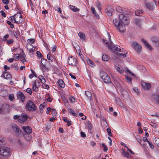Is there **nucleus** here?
I'll return each mask as SVG.
<instances>
[{"mask_svg":"<svg viewBox=\"0 0 159 159\" xmlns=\"http://www.w3.org/2000/svg\"><path fill=\"white\" fill-rule=\"evenodd\" d=\"M113 23L118 30L122 33L125 31V25H127L129 23L128 17L124 15L120 14L119 18L113 20Z\"/></svg>","mask_w":159,"mask_h":159,"instance_id":"obj_1","label":"nucleus"},{"mask_svg":"<svg viewBox=\"0 0 159 159\" xmlns=\"http://www.w3.org/2000/svg\"><path fill=\"white\" fill-rule=\"evenodd\" d=\"M105 43L109 48L114 51L115 53L117 54L119 57L124 58L126 57V54L127 52L123 48L121 49L114 46L111 41L110 42V44L108 42H106Z\"/></svg>","mask_w":159,"mask_h":159,"instance_id":"obj_2","label":"nucleus"},{"mask_svg":"<svg viewBox=\"0 0 159 159\" xmlns=\"http://www.w3.org/2000/svg\"><path fill=\"white\" fill-rule=\"evenodd\" d=\"M25 107L27 111H35L37 108V107L34 103L31 100L28 101L25 106Z\"/></svg>","mask_w":159,"mask_h":159,"instance_id":"obj_3","label":"nucleus"},{"mask_svg":"<svg viewBox=\"0 0 159 159\" xmlns=\"http://www.w3.org/2000/svg\"><path fill=\"white\" fill-rule=\"evenodd\" d=\"M100 77L105 83H109L111 82L109 76L107 73L104 72L101 73Z\"/></svg>","mask_w":159,"mask_h":159,"instance_id":"obj_4","label":"nucleus"},{"mask_svg":"<svg viewBox=\"0 0 159 159\" xmlns=\"http://www.w3.org/2000/svg\"><path fill=\"white\" fill-rule=\"evenodd\" d=\"M22 129L25 133L27 134H23L24 137L27 140H29V138H27V136H29V134L32 132V129L29 126H24L22 127Z\"/></svg>","mask_w":159,"mask_h":159,"instance_id":"obj_5","label":"nucleus"},{"mask_svg":"<svg viewBox=\"0 0 159 159\" xmlns=\"http://www.w3.org/2000/svg\"><path fill=\"white\" fill-rule=\"evenodd\" d=\"M10 151V149L7 147H0V155L2 156L8 155Z\"/></svg>","mask_w":159,"mask_h":159,"instance_id":"obj_6","label":"nucleus"},{"mask_svg":"<svg viewBox=\"0 0 159 159\" xmlns=\"http://www.w3.org/2000/svg\"><path fill=\"white\" fill-rule=\"evenodd\" d=\"M11 127L18 136H19L20 134H21V130L20 129L19 126L16 124L14 123L11 124Z\"/></svg>","mask_w":159,"mask_h":159,"instance_id":"obj_7","label":"nucleus"},{"mask_svg":"<svg viewBox=\"0 0 159 159\" xmlns=\"http://www.w3.org/2000/svg\"><path fill=\"white\" fill-rule=\"evenodd\" d=\"M16 96L20 102H23L25 101V96L23 93L20 91L16 93Z\"/></svg>","mask_w":159,"mask_h":159,"instance_id":"obj_8","label":"nucleus"},{"mask_svg":"<svg viewBox=\"0 0 159 159\" xmlns=\"http://www.w3.org/2000/svg\"><path fill=\"white\" fill-rule=\"evenodd\" d=\"M131 45L137 52L139 53L140 52L142 47L138 43L134 42L132 43Z\"/></svg>","mask_w":159,"mask_h":159,"instance_id":"obj_9","label":"nucleus"},{"mask_svg":"<svg viewBox=\"0 0 159 159\" xmlns=\"http://www.w3.org/2000/svg\"><path fill=\"white\" fill-rule=\"evenodd\" d=\"M145 4L147 8L150 10H153L155 7V4L153 2H146Z\"/></svg>","mask_w":159,"mask_h":159,"instance_id":"obj_10","label":"nucleus"},{"mask_svg":"<svg viewBox=\"0 0 159 159\" xmlns=\"http://www.w3.org/2000/svg\"><path fill=\"white\" fill-rule=\"evenodd\" d=\"M113 10V7L111 6H108L105 10V12L107 15L110 16L112 15V13Z\"/></svg>","mask_w":159,"mask_h":159,"instance_id":"obj_11","label":"nucleus"},{"mask_svg":"<svg viewBox=\"0 0 159 159\" xmlns=\"http://www.w3.org/2000/svg\"><path fill=\"white\" fill-rule=\"evenodd\" d=\"M28 116L25 113H23L20 116V118L19 119V122L20 123H23L27 120Z\"/></svg>","mask_w":159,"mask_h":159,"instance_id":"obj_12","label":"nucleus"},{"mask_svg":"<svg viewBox=\"0 0 159 159\" xmlns=\"http://www.w3.org/2000/svg\"><path fill=\"white\" fill-rule=\"evenodd\" d=\"M141 84L142 87L144 90H148L150 89L151 87V84L149 83L142 82H141Z\"/></svg>","mask_w":159,"mask_h":159,"instance_id":"obj_13","label":"nucleus"},{"mask_svg":"<svg viewBox=\"0 0 159 159\" xmlns=\"http://www.w3.org/2000/svg\"><path fill=\"white\" fill-rule=\"evenodd\" d=\"M68 62L69 65L75 66L76 65V59L73 57H71L68 58Z\"/></svg>","mask_w":159,"mask_h":159,"instance_id":"obj_14","label":"nucleus"},{"mask_svg":"<svg viewBox=\"0 0 159 159\" xmlns=\"http://www.w3.org/2000/svg\"><path fill=\"white\" fill-rule=\"evenodd\" d=\"M41 64L43 66H42V69H43V66L44 67L46 68L47 69L49 68V67H48L47 66V63H48L49 62L47 61L46 59H44L43 58H42L41 59Z\"/></svg>","mask_w":159,"mask_h":159,"instance_id":"obj_15","label":"nucleus"},{"mask_svg":"<svg viewBox=\"0 0 159 159\" xmlns=\"http://www.w3.org/2000/svg\"><path fill=\"white\" fill-rule=\"evenodd\" d=\"M153 98L156 103L159 105V89L157 90V94H155Z\"/></svg>","mask_w":159,"mask_h":159,"instance_id":"obj_16","label":"nucleus"},{"mask_svg":"<svg viewBox=\"0 0 159 159\" xmlns=\"http://www.w3.org/2000/svg\"><path fill=\"white\" fill-rule=\"evenodd\" d=\"M121 152L123 156L127 158H129L131 157V156L129 152H126L125 149L123 148L121 149Z\"/></svg>","mask_w":159,"mask_h":159,"instance_id":"obj_17","label":"nucleus"},{"mask_svg":"<svg viewBox=\"0 0 159 159\" xmlns=\"http://www.w3.org/2000/svg\"><path fill=\"white\" fill-rule=\"evenodd\" d=\"M38 82L39 83V81L37 80H35L34 83V84H33V90L35 92H37L38 90V88L39 87V85L38 86L36 84L37 82Z\"/></svg>","mask_w":159,"mask_h":159,"instance_id":"obj_18","label":"nucleus"},{"mask_svg":"<svg viewBox=\"0 0 159 159\" xmlns=\"http://www.w3.org/2000/svg\"><path fill=\"white\" fill-rule=\"evenodd\" d=\"M4 76L5 79L7 80H11V76L10 74L9 73L7 72H3Z\"/></svg>","mask_w":159,"mask_h":159,"instance_id":"obj_19","label":"nucleus"},{"mask_svg":"<svg viewBox=\"0 0 159 159\" xmlns=\"http://www.w3.org/2000/svg\"><path fill=\"white\" fill-rule=\"evenodd\" d=\"M57 83L59 86L62 88H63L65 86V84L64 81L62 80H59L58 81Z\"/></svg>","mask_w":159,"mask_h":159,"instance_id":"obj_20","label":"nucleus"},{"mask_svg":"<svg viewBox=\"0 0 159 159\" xmlns=\"http://www.w3.org/2000/svg\"><path fill=\"white\" fill-rule=\"evenodd\" d=\"M115 68L116 70L120 74H122L124 71V70L121 67H119V66H116Z\"/></svg>","mask_w":159,"mask_h":159,"instance_id":"obj_21","label":"nucleus"},{"mask_svg":"<svg viewBox=\"0 0 159 159\" xmlns=\"http://www.w3.org/2000/svg\"><path fill=\"white\" fill-rule=\"evenodd\" d=\"M86 127L88 129L89 132L91 133H92V132L91 131V130L92 128V125L91 123L90 122H88L86 125Z\"/></svg>","mask_w":159,"mask_h":159,"instance_id":"obj_22","label":"nucleus"},{"mask_svg":"<svg viewBox=\"0 0 159 159\" xmlns=\"http://www.w3.org/2000/svg\"><path fill=\"white\" fill-rule=\"evenodd\" d=\"M142 41L144 43L145 46L147 47L150 50H151L152 48L150 44H148V43L146 40H145L144 39H142Z\"/></svg>","mask_w":159,"mask_h":159,"instance_id":"obj_23","label":"nucleus"},{"mask_svg":"<svg viewBox=\"0 0 159 159\" xmlns=\"http://www.w3.org/2000/svg\"><path fill=\"white\" fill-rule=\"evenodd\" d=\"M69 8L73 11L74 12L79 11L80 9L77 8L76 7L74 6L70 5L69 6Z\"/></svg>","mask_w":159,"mask_h":159,"instance_id":"obj_24","label":"nucleus"},{"mask_svg":"<svg viewBox=\"0 0 159 159\" xmlns=\"http://www.w3.org/2000/svg\"><path fill=\"white\" fill-rule=\"evenodd\" d=\"M87 62L88 64L89 65L93 67L95 66V65L93 62L90 59H87Z\"/></svg>","mask_w":159,"mask_h":159,"instance_id":"obj_25","label":"nucleus"},{"mask_svg":"<svg viewBox=\"0 0 159 159\" xmlns=\"http://www.w3.org/2000/svg\"><path fill=\"white\" fill-rule=\"evenodd\" d=\"M64 122L67 123V125L69 126H70L71 125V122L70 120H68L67 119L65 118L64 117L62 118Z\"/></svg>","mask_w":159,"mask_h":159,"instance_id":"obj_26","label":"nucleus"},{"mask_svg":"<svg viewBox=\"0 0 159 159\" xmlns=\"http://www.w3.org/2000/svg\"><path fill=\"white\" fill-rule=\"evenodd\" d=\"M69 112L71 114L72 116H77V115L76 114L73 109L71 108H69L68 109Z\"/></svg>","mask_w":159,"mask_h":159,"instance_id":"obj_27","label":"nucleus"},{"mask_svg":"<svg viewBox=\"0 0 159 159\" xmlns=\"http://www.w3.org/2000/svg\"><path fill=\"white\" fill-rule=\"evenodd\" d=\"M109 57L106 54H104L102 57V60L104 61H107L109 59Z\"/></svg>","mask_w":159,"mask_h":159,"instance_id":"obj_28","label":"nucleus"},{"mask_svg":"<svg viewBox=\"0 0 159 159\" xmlns=\"http://www.w3.org/2000/svg\"><path fill=\"white\" fill-rule=\"evenodd\" d=\"M38 78L40 80L42 84H44L46 82V80L44 77L42 75H39L38 77Z\"/></svg>","mask_w":159,"mask_h":159,"instance_id":"obj_29","label":"nucleus"},{"mask_svg":"<svg viewBox=\"0 0 159 159\" xmlns=\"http://www.w3.org/2000/svg\"><path fill=\"white\" fill-rule=\"evenodd\" d=\"M85 94L87 97L88 98H91L92 97V94L90 91H85Z\"/></svg>","mask_w":159,"mask_h":159,"instance_id":"obj_30","label":"nucleus"},{"mask_svg":"<svg viewBox=\"0 0 159 159\" xmlns=\"http://www.w3.org/2000/svg\"><path fill=\"white\" fill-rule=\"evenodd\" d=\"M143 14V11L141 10H137L135 11V14L137 16H142Z\"/></svg>","mask_w":159,"mask_h":159,"instance_id":"obj_31","label":"nucleus"},{"mask_svg":"<svg viewBox=\"0 0 159 159\" xmlns=\"http://www.w3.org/2000/svg\"><path fill=\"white\" fill-rule=\"evenodd\" d=\"M78 35L81 39L82 40L85 39V35L84 33H83L79 32L78 34Z\"/></svg>","mask_w":159,"mask_h":159,"instance_id":"obj_32","label":"nucleus"},{"mask_svg":"<svg viewBox=\"0 0 159 159\" xmlns=\"http://www.w3.org/2000/svg\"><path fill=\"white\" fill-rule=\"evenodd\" d=\"M134 22L135 24L138 26L140 25V21L139 19H134Z\"/></svg>","mask_w":159,"mask_h":159,"instance_id":"obj_33","label":"nucleus"},{"mask_svg":"<svg viewBox=\"0 0 159 159\" xmlns=\"http://www.w3.org/2000/svg\"><path fill=\"white\" fill-rule=\"evenodd\" d=\"M125 78L126 79V81L127 82L130 83L132 81V79L128 75H126L125 76Z\"/></svg>","mask_w":159,"mask_h":159,"instance_id":"obj_34","label":"nucleus"},{"mask_svg":"<svg viewBox=\"0 0 159 159\" xmlns=\"http://www.w3.org/2000/svg\"><path fill=\"white\" fill-rule=\"evenodd\" d=\"M5 143L4 142V138L0 135V145H4Z\"/></svg>","mask_w":159,"mask_h":159,"instance_id":"obj_35","label":"nucleus"},{"mask_svg":"<svg viewBox=\"0 0 159 159\" xmlns=\"http://www.w3.org/2000/svg\"><path fill=\"white\" fill-rule=\"evenodd\" d=\"M16 15H15L14 16H11L10 17L11 18L10 20L11 21L13 22L14 23H19L18 21H16V18L15 17H16Z\"/></svg>","mask_w":159,"mask_h":159,"instance_id":"obj_36","label":"nucleus"},{"mask_svg":"<svg viewBox=\"0 0 159 159\" xmlns=\"http://www.w3.org/2000/svg\"><path fill=\"white\" fill-rule=\"evenodd\" d=\"M47 58L48 60H49V62H52V57L51 56L50 54L49 53L47 55Z\"/></svg>","mask_w":159,"mask_h":159,"instance_id":"obj_37","label":"nucleus"},{"mask_svg":"<svg viewBox=\"0 0 159 159\" xmlns=\"http://www.w3.org/2000/svg\"><path fill=\"white\" fill-rule=\"evenodd\" d=\"M9 99L12 101L14 99V96L13 94H11L9 95Z\"/></svg>","mask_w":159,"mask_h":159,"instance_id":"obj_38","label":"nucleus"},{"mask_svg":"<svg viewBox=\"0 0 159 159\" xmlns=\"http://www.w3.org/2000/svg\"><path fill=\"white\" fill-rule=\"evenodd\" d=\"M96 4L97 6V7L98 8V10L100 11V10H101V3L100 2H96Z\"/></svg>","mask_w":159,"mask_h":159,"instance_id":"obj_39","label":"nucleus"},{"mask_svg":"<svg viewBox=\"0 0 159 159\" xmlns=\"http://www.w3.org/2000/svg\"><path fill=\"white\" fill-rule=\"evenodd\" d=\"M125 71H126L128 72L129 73L130 75H131L132 76H134V74L133 73H132L131 71H130L127 68H125Z\"/></svg>","mask_w":159,"mask_h":159,"instance_id":"obj_40","label":"nucleus"},{"mask_svg":"<svg viewBox=\"0 0 159 159\" xmlns=\"http://www.w3.org/2000/svg\"><path fill=\"white\" fill-rule=\"evenodd\" d=\"M158 39V38L156 37H153L151 38V40L153 43L157 41V40Z\"/></svg>","mask_w":159,"mask_h":159,"instance_id":"obj_41","label":"nucleus"},{"mask_svg":"<svg viewBox=\"0 0 159 159\" xmlns=\"http://www.w3.org/2000/svg\"><path fill=\"white\" fill-rule=\"evenodd\" d=\"M56 111L54 109H52V116H55L57 115Z\"/></svg>","mask_w":159,"mask_h":159,"instance_id":"obj_42","label":"nucleus"},{"mask_svg":"<svg viewBox=\"0 0 159 159\" xmlns=\"http://www.w3.org/2000/svg\"><path fill=\"white\" fill-rule=\"evenodd\" d=\"M55 10L56 11H57L58 12H59L60 13H61V8L59 6H57L55 7Z\"/></svg>","mask_w":159,"mask_h":159,"instance_id":"obj_43","label":"nucleus"},{"mask_svg":"<svg viewBox=\"0 0 159 159\" xmlns=\"http://www.w3.org/2000/svg\"><path fill=\"white\" fill-rule=\"evenodd\" d=\"M34 39H30L28 40V43L31 44L34 43Z\"/></svg>","mask_w":159,"mask_h":159,"instance_id":"obj_44","label":"nucleus"},{"mask_svg":"<svg viewBox=\"0 0 159 159\" xmlns=\"http://www.w3.org/2000/svg\"><path fill=\"white\" fill-rule=\"evenodd\" d=\"M11 107L15 109L16 110H19L20 109L19 107L16 106V105L13 104L11 106Z\"/></svg>","mask_w":159,"mask_h":159,"instance_id":"obj_45","label":"nucleus"},{"mask_svg":"<svg viewBox=\"0 0 159 159\" xmlns=\"http://www.w3.org/2000/svg\"><path fill=\"white\" fill-rule=\"evenodd\" d=\"M107 132L108 134L110 136H112V134L111 133V129L110 128H107Z\"/></svg>","mask_w":159,"mask_h":159,"instance_id":"obj_46","label":"nucleus"},{"mask_svg":"<svg viewBox=\"0 0 159 159\" xmlns=\"http://www.w3.org/2000/svg\"><path fill=\"white\" fill-rule=\"evenodd\" d=\"M26 91L27 93H29L30 94H32V93L30 88H28L27 89Z\"/></svg>","mask_w":159,"mask_h":159,"instance_id":"obj_47","label":"nucleus"},{"mask_svg":"<svg viewBox=\"0 0 159 159\" xmlns=\"http://www.w3.org/2000/svg\"><path fill=\"white\" fill-rule=\"evenodd\" d=\"M36 53L38 57L41 58L43 57V55L41 54L40 52L39 51H37Z\"/></svg>","mask_w":159,"mask_h":159,"instance_id":"obj_48","label":"nucleus"},{"mask_svg":"<svg viewBox=\"0 0 159 159\" xmlns=\"http://www.w3.org/2000/svg\"><path fill=\"white\" fill-rule=\"evenodd\" d=\"M116 101L118 104L120 105V99L119 98H116Z\"/></svg>","mask_w":159,"mask_h":159,"instance_id":"obj_49","label":"nucleus"},{"mask_svg":"<svg viewBox=\"0 0 159 159\" xmlns=\"http://www.w3.org/2000/svg\"><path fill=\"white\" fill-rule=\"evenodd\" d=\"M151 123H152V124H151L150 125L153 127L155 128L157 127V125L156 123H153L152 122H151Z\"/></svg>","mask_w":159,"mask_h":159,"instance_id":"obj_50","label":"nucleus"},{"mask_svg":"<svg viewBox=\"0 0 159 159\" xmlns=\"http://www.w3.org/2000/svg\"><path fill=\"white\" fill-rule=\"evenodd\" d=\"M148 143L149 145V146L150 147V148H151V149H153L154 148V146L152 144V143H150L149 141H148Z\"/></svg>","mask_w":159,"mask_h":159,"instance_id":"obj_51","label":"nucleus"},{"mask_svg":"<svg viewBox=\"0 0 159 159\" xmlns=\"http://www.w3.org/2000/svg\"><path fill=\"white\" fill-rule=\"evenodd\" d=\"M19 55L18 54H16L14 57L15 60H17L18 58L19 57Z\"/></svg>","mask_w":159,"mask_h":159,"instance_id":"obj_52","label":"nucleus"},{"mask_svg":"<svg viewBox=\"0 0 159 159\" xmlns=\"http://www.w3.org/2000/svg\"><path fill=\"white\" fill-rule=\"evenodd\" d=\"M154 45L155 46L157 47H158L159 46V40L158 39L157 40V41L155 42L154 43Z\"/></svg>","mask_w":159,"mask_h":159,"instance_id":"obj_53","label":"nucleus"},{"mask_svg":"<svg viewBox=\"0 0 159 159\" xmlns=\"http://www.w3.org/2000/svg\"><path fill=\"white\" fill-rule=\"evenodd\" d=\"M154 45L155 46L157 47H158L159 46V40L158 39L157 40V41L155 42L154 43Z\"/></svg>","mask_w":159,"mask_h":159,"instance_id":"obj_54","label":"nucleus"},{"mask_svg":"<svg viewBox=\"0 0 159 159\" xmlns=\"http://www.w3.org/2000/svg\"><path fill=\"white\" fill-rule=\"evenodd\" d=\"M154 45L155 46L157 47H158L159 46V40L158 39L157 40V41L155 42L154 43Z\"/></svg>","mask_w":159,"mask_h":159,"instance_id":"obj_55","label":"nucleus"},{"mask_svg":"<svg viewBox=\"0 0 159 159\" xmlns=\"http://www.w3.org/2000/svg\"><path fill=\"white\" fill-rule=\"evenodd\" d=\"M0 13H1L2 16L3 17H6V13L3 11H0Z\"/></svg>","mask_w":159,"mask_h":159,"instance_id":"obj_56","label":"nucleus"},{"mask_svg":"<svg viewBox=\"0 0 159 159\" xmlns=\"http://www.w3.org/2000/svg\"><path fill=\"white\" fill-rule=\"evenodd\" d=\"M91 10L93 14H95V13H96V11L95 10V8L94 7H91Z\"/></svg>","mask_w":159,"mask_h":159,"instance_id":"obj_57","label":"nucleus"},{"mask_svg":"<svg viewBox=\"0 0 159 159\" xmlns=\"http://www.w3.org/2000/svg\"><path fill=\"white\" fill-rule=\"evenodd\" d=\"M20 116H18L17 115H15L13 116V118L15 120H18V121H19V119L20 118Z\"/></svg>","mask_w":159,"mask_h":159,"instance_id":"obj_58","label":"nucleus"},{"mask_svg":"<svg viewBox=\"0 0 159 159\" xmlns=\"http://www.w3.org/2000/svg\"><path fill=\"white\" fill-rule=\"evenodd\" d=\"M69 100L70 101L72 102H74L75 100V98L72 97H71L70 98Z\"/></svg>","mask_w":159,"mask_h":159,"instance_id":"obj_59","label":"nucleus"},{"mask_svg":"<svg viewBox=\"0 0 159 159\" xmlns=\"http://www.w3.org/2000/svg\"><path fill=\"white\" fill-rule=\"evenodd\" d=\"M2 2L3 3L5 4H7L9 3L8 0H2Z\"/></svg>","mask_w":159,"mask_h":159,"instance_id":"obj_60","label":"nucleus"},{"mask_svg":"<svg viewBox=\"0 0 159 159\" xmlns=\"http://www.w3.org/2000/svg\"><path fill=\"white\" fill-rule=\"evenodd\" d=\"M81 136L83 138H85L86 137L85 134L83 132H80Z\"/></svg>","mask_w":159,"mask_h":159,"instance_id":"obj_61","label":"nucleus"},{"mask_svg":"<svg viewBox=\"0 0 159 159\" xmlns=\"http://www.w3.org/2000/svg\"><path fill=\"white\" fill-rule=\"evenodd\" d=\"M4 70L6 71L7 70H9L10 69V67L7 66V65H5L4 66Z\"/></svg>","mask_w":159,"mask_h":159,"instance_id":"obj_62","label":"nucleus"},{"mask_svg":"<svg viewBox=\"0 0 159 159\" xmlns=\"http://www.w3.org/2000/svg\"><path fill=\"white\" fill-rule=\"evenodd\" d=\"M13 40L12 39H10L7 41V43L8 44H10L12 43L13 42Z\"/></svg>","mask_w":159,"mask_h":159,"instance_id":"obj_63","label":"nucleus"},{"mask_svg":"<svg viewBox=\"0 0 159 159\" xmlns=\"http://www.w3.org/2000/svg\"><path fill=\"white\" fill-rule=\"evenodd\" d=\"M45 107L44 105L41 104L39 107V110L43 109Z\"/></svg>","mask_w":159,"mask_h":159,"instance_id":"obj_64","label":"nucleus"}]
</instances>
